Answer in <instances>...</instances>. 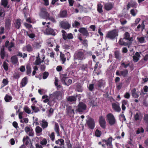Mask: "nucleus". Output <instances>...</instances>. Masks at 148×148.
Here are the masks:
<instances>
[{
    "instance_id": "338daca9",
    "label": "nucleus",
    "mask_w": 148,
    "mask_h": 148,
    "mask_svg": "<svg viewBox=\"0 0 148 148\" xmlns=\"http://www.w3.org/2000/svg\"><path fill=\"white\" fill-rule=\"evenodd\" d=\"M49 137L51 140L52 141H53L55 139V136L54 132H53L51 133V135L49 136Z\"/></svg>"
},
{
    "instance_id": "473e14b6",
    "label": "nucleus",
    "mask_w": 148,
    "mask_h": 148,
    "mask_svg": "<svg viewBox=\"0 0 148 148\" xmlns=\"http://www.w3.org/2000/svg\"><path fill=\"white\" fill-rule=\"evenodd\" d=\"M41 126L43 129L47 128L48 126V123L45 119L42 120V121Z\"/></svg>"
},
{
    "instance_id": "052dcab7",
    "label": "nucleus",
    "mask_w": 148,
    "mask_h": 148,
    "mask_svg": "<svg viewBox=\"0 0 148 148\" xmlns=\"http://www.w3.org/2000/svg\"><path fill=\"white\" fill-rule=\"evenodd\" d=\"M88 41L86 39H85L82 41V43L85 47H87L88 46Z\"/></svg>"
},
{
    "instance_id": "bf43d9fd",
    "label": "nucleus",
    "mask_w": 148,
    "mask_h": 148,
    "mask_svg": "<svg viewBox=\"0 0 148 148\" xmlns=\"http://www.w3.org/2000/svg\"><path fill=\"white\" fill-rule=\"evenodd\" d=\"M47 143V141L45 138H43L40 142V144L42 145H46Z\"/></svg>"
},
{
    "instance_id": "aec40b11",
    "label": "nucleus",
    "mask_w": 148,
    "mask_h": 148,
    "mask_svg": "<svg viewBox=\"0 0 148 148\" xmlns=\"http://www.w3.org/2000/svg\"><path fill=\"white\" fill-rule=\"evenodd\" d=\"M61 27L62 28L65 29H67L70 27V25L67 22H64L61 24Z\"/></svg>"
},
{
    "instance_id": "7ed1b4c3",
    "label": "nucleus",
    "mask_w": 148,
    "mask_h": 148,
    "mask_svg": "<svg viewBox=\"0 0 148 148\" xmlns=\"http://www.w3.org/2000/svg\"><path fill=\"white\" fill-rule=\"evenodd\" d=\"M49 14L47 12V9L45 7H43L41 8L40 10V12L39 15L42 18L46 19L49 16Z\"/></svg>"
},
{
    "instance_id": "a19ab883",
    "label": "nucleus",
    "mask_w": 148,
    "mask_h": 148,
    "mask_svg": "<svg viewBox=\"0 0 148 148\" xmlns=\"http://www.w3.org/2000/svg\"><path fill=\"white\" fill-rule=\"evenodd\" d=\"M60 58L61 61L62 62V64H64L66 61V58H65V55L63 53H60Z\"/></svg>"
},
{
    "instance_id": "bb28decb",
    "label": "nucleus",
    "mask_w": 148,
    "mask_h": 148,
    "mask_svg": "<svg viewBox=\"0 0 148 148\" xmlns=\"http://www.w3.org/2000/svg\"><path fill=\"white\" fill-rule=\"evenodd\" d=\"M21 19H18L14 23L15 28L17 29H19L21 27Z\"/></svg>"
},
{
    "instance_id": "774afa93",
    "label": "nucleus",
    "mask_w": 148,
    "mask_h": 148,
    "mask_svg": "<svg viewBox=\"0 0 148 148\" xmlns=\"http://www.w3.org/2000/svg\"><path fill=\"white\" fill-rule=\"evenodd\" d=\"M25 26L28 29H31L32 28V26L31 25L26 23L24 24Z\"/></svg>"
},
{
    "instance_id": "b1692460",
    "label": "nucleus",
    "mask_w": 148,
    "mask_h": 148,
    "mask_svg": "<svg viewBox=\"0 0 148 148\" xmlns=\"http://www.w3.org/2000/svg\"><path fill=\"white\" fill-rule=\"evenodd\" d=\"M10 59L11 62L14 64H16L18 62V58L16 55L12 56Z\"/></svg>"
},
{
    "instance_id": "412c9836",
    "label": "nucleus",
    "mask_w": 148,
    "mask_h": 148,
    "mask_svg": "<svg viewBox=\"0 0 148 148\" xmlns=\"http://www.w3.org/2000/svg\"><path fill=\"white\" fill-rule=\"evenodd\" d=\"M113 6L111 3H107L104 5V8L106 10L108 11L111 10Z\"/></svg>"
},
{
    "instance_id": "1a4fd4ad",
    "label": "nucleus",
    "mask_w": 148,
    "mask_h": 148,
    "mask_svg": "<svg viewBox=\"0 0 148 148\" xmlns=\"http://www.w3.org/2000/svg\"><path fill=\"white\" fill-rule=\"evenodd\" d=\"M71 70L69 68L67 69L66 73L65 74H62L60 75L61 79L62 82L65 83L66 79L69 77V74H68L69 72H71Z\"/></svg>"
},
{
    "instance_id": "cd10ccee",
    "label": "nucleus",
    "mask_w": 148,
    "mask_h": 148,
    "mask_svg": "<svg viewBox=\"0 0 148 148\" xmlns=\"http://www.w3.org/2000/svg\"><path fill=\"white\" fill-rule=\"evenodd\" d=\"M60 92L59 91H55L53 92L52 94H51V96H52L54 97V98L58 99V97L60 95Z\"/></svg>"
},
{
    "instance_id": "8fccbe9b",
    "label": "nucleus",
    "mask_w": 148,
    "mask_h": 148,
    "mask_svg": "<svg viewBox=\"0 0 148 148\" xmlns=\"http://www.w3.org/2000/svg\"><path fill=\"white\" fill-rule=\"evenodd\" d=\"M112 137H110L107 140L106 145H110L112 144Z\"/></svg>"
},
{
    "instance_id": "2eb2a0df",
    "label": "nucleus",
    "mask_w": 148,
    "mask_h": 148,
    "mask_svg": "<svg viewBox=\"0 0 148 148\" xmlns=\"http://www.w3.org/2000/svg\"><path fill=\"white\" fill-rule=\"evenodd\" d=\"M34 50V47L30 44H27L26 46L23 48V51H27L29 53L32 52Z\"/></svg>"
},
{
    "instance_id": "13d9d810",
    "label": "nucleus",
    "mask_w": 148,
    "mask_h": 148,
    "mask_svg": "<svg viewBox=\"0 0 148 148\" xmlns=\"http://www.w3.org/2000/svg\"><path fill=\"white\" fill-rule=\"evenodd\" d=\"M144 132L143 128L141 127L140 128H138L136 131V133L137 134H139L140 133H143Z\"/></svg>"
},
{
    "instance_id": "a211bd4d",
    "label": "nucleus",
    "mask_w": 148,
    "mask_h": 148,
    "mask_svg": "<svg viewBox=\"0 0 148 148\" xmlns=\"http://www.w3.org/2000/svg\"><path fill=\"white\" fill-rule=\"evenodd\" d=\"M123 38L126 40H129V41H133V37H130V34L127 32H125Z\"/></svg>"
},
{
    "instance_id": "6e6552de",
    "label": "nucleus",
    "mask_w": 148,
    "mask_h": 148,
    "mask_svg": "<svg viewBox=\"0 0 148 148\" xmlns=\"http://www.w3.org/2000/svg\"><path fill=\"white\" fill-rule=\"evenodd\" d=\"M104 84L102 79H100L99 80L97 81L95 84V88L98 90H100L101 91H102V90L101 89V88L103 86Z\"/></svg>"
},
{
    "instance_id": "5fc2aeb1",
    "label": "nucleus",
    "mask_w": 148,
    "mask_h": 148,
    "mask_svg": "<svg viewBox=\"0 0 148 148\" xmlns=\"http://www.w3.org/2000/svg\"><path fill=\"white\" fill-rule=\"evenodd\" d=\"M101 134V131L99 130H98L97 129L95 132V136L98 137H99L100 136Z\"/></svg>"
},
{
    "instance_id": "6e6d98bb",
    "label": "nucleus",
    "mask_w": 148,
    "mask_h": 148,
    "mask_svg": "<svg viewBox=\"0 0 148 148\" xmlns=\"http://www.w3.org/2000/svg\"><path fill=\"white\" fill-rule=\"evenodd\" d=\"M74 25L73 24L72 25L73 27H74L75 26V27L78 28L80 26V23L77 21H75L74 22Z\"/></svg>"
},
{
    "instance_id": "c85d7f7f",
    "label": "nucleus",
    "mask_w": 148,
    "mask_h": 148,
    "mask_svg": "<svg viewBox=\"0 0 148 148\" xmlns=\"http://www.w3.org/2000/svg\"><path fill=\"white\" fill-rule=\"evenodd\" d=\"M121 76L123 77H126L127 76L128 73V71L126 69H125L123 71H121Z\"/></svg>"
},
{
    "instance_id": "a878e982",
    "label": "nucleus",
    "mask_w": 148,
    "mask_h": 148,
    "mask_svg": "<svg viewBox=\"0 0 148 148\" xmlns=\"http://www.w3.org/2000/svg\"><path fill=\"white\" fill-rule=\"evenodd\" d=\"M0 54L1 58L2 59H4L5 56V49L3 46H2L1 49Z\"/></svg>"
},
{
    "instance_id": "ea45409f",
    "label": "nucleus",
    "mask_w": 148,
    "mask_h": 148,
    "mask_svg": "<svg viewBox=\"0 0 148 148\" xmlns=\"http://www.w3.org/2000/svg\"><path fill=\"white\" fill-rule=\"evenodd\" d=\"M73 38V35L71 33H69L67 35L66 34L65 36V38L63 39L64 40H66L67 39H71Z\"/></svg>"
},
{
    "instance_id": "7c9ffc66",
    "label": "nucleus",
    "mask_w": 148,
    "mask_h": 148,
    "mask_svg": "<svg viewBox=\"0 0 148 148\" xmlns=\"http://www.w3.org/2000/svg\"><path fill=\"white\" fill-rule=\"evenodd\" d=\"M54 130L57 134V136H60L59 133V127L58 124L56 123L54 127Z\"/></svg>"
},
{
    "instance_id": "0e129e2a",
    "label": "nucleus",
    "mask_w": 148,
    "mask_h": 148,
    "mask_svg": "<svg viewBox=\"0 0 148 148\" xmlns=\"http://www.w3.org/2000/svg\"><path fill=\"white\" fill-rule=\"evenodd\" d=\"M137 38L138 39V41L140 43H142L144 42L145 40L144 37H142L139 38Z\"/></svg>"
},
{
    "instance_id": "09e8293b",
    "label": "nucleus",
    "mask_w": 148,
    "mask_h": 148,
    "mask_svg": "<svg viewBox=\"0 0 148 148\" xmlns=\"http://www.w3.org/2000/svg\"><path fill=\"white\" fill-rule=\"evenodd\" d=\"M24 111L27 113L30 114L31 113V110L29 109L28 107L27 106H25L23 108Z\"/></svg>"
},
{
    "instance_id": "39448f33",
    "label": "nucleus",
    "mask_w": 148,
    "mask_h": 148,
    "mask_svg": "<svg viewBox=\"0 0 148 148\" xmlns=\"http://www.w3.org/2000/svg\"><path fill=\"white\" fill-rule=\"evenodd\" d=\"M106 117L108 123L110 125H112L116 123V120L112 114L111 113L108 114L107 115Z\"/></svg>"
},
{
    "instance_id": "c03bdc74",
    "label": "nucleus",
    "mask_w": 148,
    "mask_h": 148,
    "mask_svg": "<svg viewBox=\"0 0 148 148\" xmlns=\"http://www.w3.org/2000/svg\"><path fill=\"white\" fill-rule=\"evenodd\" d=\"M134 118L135 121H138V120L140 121L141 119L138 112L136 113V114L134 115Z\"/></svg>"
},
{
    "instance_id": "69168bd1",
    "label": "nucleus",
    "mask_w": 148,
    "mask_h": 148,
    "mask_svg": "<svg viewBox=\"0 0 148 148\" xmlns=\"http://www.w3.org/2000/svg\"><path fill=\"white\" fill-rule=\"evenodd\" d=\"M143 119L146 123H148V114L144 115Z\"/></svg>"
},
{
    "instance_id": "4468645a",
    "label": "nucleus",
    "mask_w": 148,
    "mask_h": 148,
    "mask_svg": "<svg viewBox=\"0 0 148 148\" xmlns=\"http://www.w3.org/2000/svg\"><path fill=\"white\" fill-rule=\"evenodd\" d=\"M25 132L30 136H33L34 135V132L33 129L32 128H30L28 126H26L25 128Z\"/></svg>"
},
{
    "instance_id": "4c0bfd02",
    "label": "nucleus",
    "mask_w": 148,
    "mask_h": 148,
    "mask_svg": "<svg viewBox=\"0 0 148 148\" xmlns=\"http://www.w3.org/2000/svg\"><path fill=\"white\" fill-rule=\"evenodd\" d=\"M67 16V12L65 10H63L60 12V16L61 17L64 18Z\"/></svg>"
},
{
    "instance_id": "49530a36",
    "label": "nucleus",
    "mask_w": 148,
    "mask_h": 148,
    "mask_svg": "<svg viewBox=\"0 0 148 148\" xmlns=\"http://www.w3.org/2000/svg\"><path fill=\"white\" fill-rule=\"evenodd\" d=\"M76 89L79 92H82L83 89L80 84H79L77 85L76 86Z\"/></svg>"
},
{
    "instance_id": "4d7b16f0",
    "label": "nucleus",
    "mask_w": 148,
    "mask_h": 148,
    "mask_svg": "<svg viewBox=\"0 0 148 148\" xmlns=\"http://www.w3.org/2000/svg\"><path fill=\"white\" fill-rule=\"evenodd\" d=\"M26 35L28 36L29 38H33L35 37V35L34 34L31 33L29 34L27 31L26 32Z\"/></svg>"
},
{
    "instance_id": "3c124183",
    "label": "nucleus",
    "mask_w": 148,
    "mask_h": 148,
    "mask_svg": "<svg viewBox=\"0 0 148 148\" xmlns=\"http://www.w3.org/2000/svg\"><path fill=\"white\" fill-rule=\"evenodd\" d=\"M3 66L5 71H7L8 70V64L5 61L3 62Z\"/></svg>"
},
{
    "instance_id": "680f3d73",
    "label": "nucleus",
    "mask_w": 148,
    "mask_h": 148,
    "mask_svg": "<svg viewBox=\"0 0 148 148\" xmlns=\"http://www.w3.org/2000/svg\"><path fill=\"white\" fill-rule=\"evenodd\" d=\"M20 74L18 73H15L13 75V77L14 79H18L20 77Z\"/></svg>"
},
{
    "instance_id": "37998d69",
    "label": "nucleus",
    "mask_w": 148,
    "mask_h": 148,
    "mask_svg": "<svg viewBox=\"0 0 148 148\" xmlns=\"http://www.w3.org/2000/svg\"><path fill=\"white\" fill-rule=\"evenodd\" d=\"M103 6L101 4H99L97 5V10L98 12L100 13H102L103 12L102 10Z\"/></svg>"
},
{
    "instance_id": "c756f323",
    "label": "nucleus",
    "mask_w": 148,
    "mask_h": 148,
    "mask_svg": "<svg viewBox=\"0 0 148 148\" xmlns=\"http://www.w3.org/2000/svg\"><path fill=\"white\" fill-rule=\"evenodd\" d=\"M11 23V21L10 19H6L5 21V27L7 29H9L10 28Z\"/></svg>"
},
{
    "instance_id": "de8ad7c7",
    "label": "nucleus",
    "mask_w": 148,
    "mask_h": 148,
    "mask_svg": "<svg viewBox=\"0 0 148 148\" xmlns=\"http://www.w3.org/2000/svg\"><path fill=\"white\" fill-rule=\"evenodd\" d=\"M31 108L34 112L35 113L37 112L40 111L38 108L36 107L35 105H32Z\"/></svg>"
},
{
    "instance_id": "58836bf2",
    "label": "nucleus",
    "mask_w": 148,
    "mask_h": 148,
    "mask_svg": "<svg viewBox=\"0 0 148 148\" xmlns=\"http://www.w3.org/2000/svg\"><path fill=\"white\" fill-rule=\"evenodd\" d=\"M40 64L41 59L40 58L39 56H38L36 58V59L35 61V64L36 65H40Z\"/></svg>"
},
{
    "instance_id": "72a5a7b5",
    "label": "nucleus",
    "mask_w": 148,
    "mask_h": 148,
    "mask_svg": "<svg viewBox=\"0 0 148 148\" xmlns=\"http://www.w3.org/2000/svg\"><path fill=\"white\" fill-rule=\"evenodd\" d=\"M114 56L115 58L118 60L120 59L121 58V53L119 51H116L114 52Z\"/></svg>"
},
{
    "instance_id": "e2e57ef3",
    "label": "nucleus",
    "mask_w": 148,
    "mask_h": 148,
    "mask_svg": "<svg viewBox=\"0 0 148 148\" xmlns=\"http://www.w3.org/2000/svg\"><path fill=\"white\" fill-rule=\"evenodd\" d=\"M46 19L49 20L53 23H55L56 22V20L52 16L50 17L49 15L48 16V17H47V19Z\"/></svg>"
},
{
    "instance_id": "dca6fc26",
    "label": "nucleus",
    "mask_w": 148,
    "mask_h": 148,
    "mask_svg": "<svg viewBox=\"0 0 148 148\" xmlns=\"http://www.w3.org/2000/svg\"><path fill=\"white\" fill-rule=\"evenodd\" d=\"M140 55V53L137 52H136L135 55L132 56L133 60L134 62H137L139 60Z\"/></svg>"
},
{
    "instance_id": "f03ea898",
    "label": "nucleus",
    "mask_w": 148,
    "mask_h": 148,
    "mask_svg": "<svg viewBox=\"0 0 148 148\" xmlns=\"http://www.w3.org/2000/svg\"><path fill=\"white\" fill-rule=\"evenodd\" d=\"M118 31L116 29L109 31L106 35V38L108 39L114 40L115 39H117L119 35Z\"/></svg>"
},
{
    "instance_id": "603ef678",
    "label": "nucleus",
    "mask_w": 148,
    "mask_h": 148,
    "mask_svg": "<svg viewBox=\"0 0 148 148\" xmlns=\"http://www.w3.org/2000/svg\"><path fill=\"white\" fill-rule=\"evenodd\" d=\"M42 78L45 79L48 77L49 75V73L47 71L44 72L42 74Z\"/></svg>"
},
{
    "instance_id": "f8f14e48",
    "label": "nucleus",
    "mask_w": 148,
    "mask_h": 148,
    "mask_svg": "<svg viewBox=\"0 0 148 148\" xmlns=\"http://www.w3.org/2000/svg\"><path fill=\"white\" fill-rule=\"evenodd\" d=\"M78 31L79 33L82 34L83 36H85L86 37L89 36V34L86 28L81 27L79 29Z\"/></svg>"
},
{
    "instance_id": "ddd939ff",
    "label": "nucleus",
    "mask_w": 148,
    "mask_h": 148,
    "mask_svg": "<svg viewBox=\"0 0 148 148\" xmlns=\"http://www.w3.org/2000/svg\"><path fill=\"white\" fill-rule=\"evenodd\" d=\"M47 28L45 29V32L47 35H51L53 36L56 35V32L54 30L49 27L48 25H47Z\"/></svg>"
},
{
    "instance_id": "e433bc0d",
    "label": "nucleus",
    "mask_w": 148,
    "mask_h": 148,
    "mask_svg": "<svg viewBox=\"0 0 148 148\" xmlns=\"http://www.w3.org/2000/svg\"><path fill=\"white\" fill-rule=\"evenodd\" d=\"M8 3V0H1V4L4 8H6Z\"/></svg>"
},
{
    "instance_id": "f257e3e1",
    "label": "nucleus",
    "mask_w": 148,
    "mask_h": 148,
    "mask_svg": "<svg viewBox=\"0 0 148 148\" xmlns=\"http://www.w3.org/2000/svg\"><path fill=\"white\" fill-rule=\"evenodd\" d=\"M92 52L90 51H87L85 50L81 49L76 51L73 55L74 63L77 64V60L82 61L85 60L87 57V54H92Z\"/></svg>"
},
{
    "instance_id": "c9c22d12",
    "label": "nucleus",
    "mask_w": 148,
    "mask_h": 148,
    "mask_svg": "<svg viewBox=\"0 0 148 148\" xmlns=\"http://www.w3.org/2000/svg\"><path fill=\"white\" fill-rule=\"evenodd\" d=\"M27 83V78L26 77L23 79L21 82V85L23 87L25 86Z\"/></svg>"
},
{
    "instance_id": "f704fd0d",
    "label": "nucleus",
    "mask_w": 148,
    "mask_h": 148,
    "mask_svg": "<svg viewBox=\"0 0 148 148\" xmlns=\"http://www.w3.org/2000/svg\"><path fill=\"white\" fill-rule=\"evenodd\" d=\"M12 98L11 96L7 94L5 95L4 99L6 102H10L12 100Z\"/></svg>"
},
{
    "instance_id": "864d4df0",
    "label": "nucleus",
    "mask_w": 148,
    "mask_h": 148,
    "mask_svg": "<svg viewBox=\"0 0 148 148\" xmlns=\"http://www.w3.org/2000/svg\"><path fill=\"white\" fill-rule=\"evenodd\" d=\"M120 21L122 25H124L127 23V21L124 18H121L120 20Z\"/></svg>"
},
{
    "instance_id": "0eeeda50",
    "label": "nucleus",
    "mask_w": 148,
    "mask_h": 148,
    "mask_svg": "<svg viewBox=\"0 0 148 148\" xmlns=\"http://www.w3.org/2000/svg\"><path fill=\"white\" fill-rule=\"evenodd\" d=\"M66 113L67 115L71 117V116H73L75 113L74 109L72 108L71 106L68 105L66 106Z\"/></svg>"
},
{
    "instance_id": "393cba45",
    "label": "nucleus",
    "mask_w": 148,
    "mask_h": 148,
    "mask_svg": "<svg viewBox=\"0 0 148 148\" xmlns=\"http://www.w3.org/2000/svg\"><path fill=\"white\" fill-rule=\"evenodd\" d=\"M132 95V96L135 98H138L139 97V95L136 92V89L134 88L131 90Z\"/></svg>"
},
{
    "instance_id": "79ce46f5",
    "label": "nucleus",
    "mask_w": 148,
    "mask_h": 148,
    "mask_svg": "<svg viewBox=\"0 0 148 148\" xmlns=\"http://www.w3.org/2000/svg\"><path fill=\"white\" fill-rule=\"evenodd\" d=\"M29 139V138L28 136H26L25 137H24L23 140V142L25 143L26 145L28 144L29 142L28 140Z\"/></svg>"
},
{
    "instance_id": "9b49d317",
    "label": "nucleus",
    "mask_w": 148,
    "mask_h": 148,
    "mask_svg": "<svg viewBox=\"0 0 148 148\" xmlns=\"http://www.w3.org/2000/svg\"><path fill=\"white\" fill-rule=\"evenodd\" d=\"M99 123L101 127L103 129L106 128V122L105 119L102 116H101L99 117Z\"/></svg>"
},
{
    "instance_id": "20e7f679",
    "label": "nucleus",
    "mask_w": 148,
    "mask_h": 148,
    "mask_svg": "<svg viewBox=\"0 0 148 148\" xmlns=\"http://www.w3.org/2000/svg\"><path fill=\"white\" fill-rule=\"evenodd\" d=\"M86 124L88 128L91 130L93 129L95 126V123L94 119L90 117L86 121Z\"/></svg>"
},
{
    "instance_id": "6ab92c4d",
    "label": "nucleus",
    "mask_w": 148,
    "mask_h": 148,
    "mask_svg": "<svg viewBox=\"0 0 148 148\" xmlns=\"http://www.w3.org/2000/svg\"><path fill=\"white\" fill-rule=\"evenodd\" d=\"M112 108L115 112H120L121 110V108L119 104L116 103H113L112 104Z\"/></svg>"
},
{
    "instance_id": "2f4dec72",
    "label": "nucleus",
    "mask_w": 148,
    "mask_h": 148,
    "mask_svg": "<svg viewBox=\"0 0 148 148\" xmlns=\"http://www.w3.org/2000/svg\"><path fill=\"white\" fill-rule=\"evenodd\" d=\"M128 101L125 100H123L122 101V106L121 108L124 111L125 110L126 107L125 105H126L127 104Z\"/></svg>"
},
{
    "instance_id": "423d86ee",
    "label": "nucleus",
    "mask_w": 148,
    "mask_h": 148,
    "mask_svg": "<svg viewBox=\"0 0 148 148\" xmlns=\"http://www.w3.org/2000/svg\"><path fill=\"white\" fill-rule=\"evenodd\" d=\"M86 108L87 106L84 103L80 102L77 105L76 111L79 112H83L86 109Z\"/></svg>"
},
{
    "instance_id": "f3484780",
    "label": "nucleus",
    "mask_w": 148,
    "mask_h": 148,
    "mask_svg": "<svg viewBox=\"0 0 148 148\" xmlns=\"http://www.w3.org/2000/svg\"><path fill=\"white\" fill-rule=\"evenodd\" d=\"M79 69L82 71L84 72L85 71L87 73L88 71V64H82L80 67Z\"/></svg>"
},
{
    "instance_id": "a18cd8bd",
    "label": "nucleus",
    "mask_w": 148,
    "mask_h": 148,
    "mask_svg": "<svg viewBox=\"0 0 148 148\" xmlns=\"http://www.w3.org/2000/svg\"><path fill=\"white\" fill-rule=\"evenodd\" d=\"M42 129L39 126H36L35 129L36 132L37 134H39L42 131Z\"/></svg>"
},
{
    "instance_id": "5701e85b",
    "label": "nucleus",
    "mask_w": 148,
    "mask_h": 148,
    "mask_svg": "<svg viewBox=\"0 0 148 148\" xmlns=\"http://www.w3.org/2000/svg\"><path fill=\"white\" fill-rule=\"evenodd\" d=\"M125 39L124 38H121L119 41V44L121 46H128L129 45V43L125 42L123 40Z\"/></svg>"
},
{
    "instance_id": "9d476101",
    "label": "nucleus",
    "mask_w": 148,
    "mask_h": 148,
    "mask_svg": "<svg viewBox=\"0 0 148 148\" xmlns=\"http://www.w3.org/2000/svg\"><path fill=\"white\" fill-rule=\"evenodd\" d=\"M77 95H73V96H68L66 97V101L71 103H73L74 102H75L77 100Z\"/></svg>"
},
{
    "instance_id": "4be33fe9",
    "label": "nucleus",
    "mask_w": 148,
    "mask_h": 148,
    "mask_svg": "<svg viewBox=\"0 0 148 148\" xmlns=\"http://www.w3.org/2000/svg\"><path fill=\"white\" fill-rule=\"evenodd\" d=\"M26 74L29 76H30L32 72V67L30 64H28L26 65Z\"/></svg>"
}]
</instances>
